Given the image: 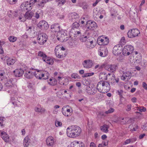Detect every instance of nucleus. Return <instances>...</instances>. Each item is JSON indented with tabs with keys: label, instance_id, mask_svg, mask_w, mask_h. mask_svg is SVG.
I'll use <instances>...</instances> for the list:
<instances>
[{
	"label": "nucleus",
	"instance_id": "1",
	"mask_svg": "<svg viewBox=\"0 0 147 147\" xmlns=\"http://www.w3.org/2000/svg\"><path fill=\"white\" fill-rule=\"evenodd\" d=\"M81 129L78 126L73 125L67 129V134L68 136L74 138L79 136L81 133Z\"/></svg>",
	"mask_w": 147,
	"mask_h": 147
},
{
	"label": "nucleus",
	"instance_id": "2",
	"mask_svg": "<svg viewBox=\"0 0 147 147\" xmlns=\"http://www.w3.org/2000/svg\"><path fill=\"white\" fill-rule=\"evenodd\" d=\"M34 76L37 79L41 80H46L49 77V74L46 71L37 70L34 73Z\"/></svg>",
	"mask_w": 147,
	"mask_h": 147
},
{
	"label": "nucleus",
	"instance_id": "3",
	"mask_svg": "<svg viewBox=\"0 0 147 147\" xmlns=\"http://www.w3.org/2000/svg\"><path fill=\"white\" fill-rule=\"evenodd\" d=\"M57 39L61 42L66 41L71 38V36L67 34L65 30H62L57 33Z\"/></svg>",
	"mask_w": 147,
	"mask_h": 147
},
{
	"label": "nucleus",
	"instance_id": "4",
	"mask_svg": "<svg viewBox=\"0 0 147 147\" xmlns=\"http://www.w3.org/2000/svg\"><path fill=\"white\" fill-rule=\"evenodd\" d=\"M65 49L60 45L57 46L55 50V54L56 56L59 58H62L65 56Z\"/></svg>",
	"mask_w": 147,
	"mask_h": 147
},
{
	"label": "nucleus",
	"instance_id": "5",
	"mask_svg": "<svg viewBox=\"0 0 147 147\" xmlns=\"http://www.w3.org/2000/svg\"><path fill=\"white\" fill-rule=\"evenodd\" d=\"M47 36L45 33L38 34L37 37L38 42L40 45H44L47 41Z\"/></svg>",
	"mask_w": 147,
	"mask_h": 147
},
{
	"label": "nucleus",
	"instance_id": "6",
	"mask_svg": "<svg viewBox=\"0 0 147 147\" xmlns=\"http://www.w3.org/2000/svg\"><path fill=\"white\" fill-rule=\"evenodd\" d=\"M86 27L88 29L94 30L97 28V25L96 23L94 21L89 20L87 22Z\"/></svg>",
	"mask_w": 147,
	"mask_h": 147
},
{
	"label": "nucleus",
	"instance_id": "7",
	"mask_svg": "<svg viewBox=\"0 0 147 147\" xmlns=\"http://www.w3.org/2000/svg\"><path fill=\"white\" fill-rule=\"evenodd\" d=\"M85 91L90 95H94L97 92V89L96 87H93L87 86L85 88Z\"/></svg>",
	"mask_w": 147,
	"mask_h": 147
},
{
	"label": "nucleus",
	"instance_id": "8",
	"mask_svg": "<svg viewBox=\"0 0 147 147\" xmlns=\"http://www.w3.org/2000/svg\"><path fill=\"white\" fill-rule=\"evenodd\" d=\"M122 46L118 44L114 47L113 49V53L115 55H117L120 54L121 51Z\"/></svg>",
	"mask_w": 147,
	"mask_h": 147
},
{
	"label": "nucleus",
	"instance_id": "9",
	"mask_svg": "<svg viewBox=\"0 0 147 147\" xmlns=\"http://www.w3.org/2000/svg\"><path fill=\"white\" fill-rule=\"evenodd\" d=\"M97 41L99 45H106L109 43V40L108 38L105 37H103V38H101L100 37L98 38Z\"/></svg>",
	"mask_w": 147,
	"mask_h": 147
},
{
	"label": "nucleus",
	"instance_id": "10",
	"mask_svg": "<svg viewBox=\"0 0 147 147\" xmlns=\"http://www.w3.org/2000/svg\"><path fill=\"white\" fill-rule=\"evenodd\" d=\"M38 27L42 29H47L49 26L48 23L45 20L40 21L37 24Z\"/></svg>",
	"mask_w": 147,
	"mask_h": 147
},
{
	"label": "nucleus",
	"instance_id": "11",
	"mask_svg": "<svg viewBox=\"0 0 147 147\" xmlns=\"http://www.w3.org/2000/svg\"><path fill=\"white\" fill-rule=\"evenodd\" d=\"M55 142L54 138L52 136L48 137L46 140V144L49 147H53Z\"/></svg>",
	"mask_w": 147,
	"mask_h": 147
},
{
	"label": "nucleus",
	"instance_id": "12",
	"mask_svg": "<svg viewBox=\"0 0 147 147\" xmlns=\"http://www.w3.org/2000/svg\"><path fill=\"white\" fill-rule=\"evenodd\" d=\"M98 54L102 57L106 56L107 54L108 50L107 48L105 47H100L99 49Z\"/></svg>",
	"mask_w": 147,
	"mask_h": 147
},
{
	"label": "nucleus",
	"instance_id": "13",
	"mask_svg": "<svg viewBox=\"0 0 147 147\" xmlns=\"http://www.w3.org/2000/svg\"><path fill=\"white\" fill-rule=\"evenodd\" d=\"M32 6L29 2L26 1L23 3L21 5V8L23 7L24 9H26V10L30 11L32 9Z\"/></svg>",
	"mask_w": 147,
	"mask_h": 147
},
{
	"label": "nucleus",
	"instance_id": "14",
	"mask_svg": "<svg viewBox=\"0 0 147 147\" xmlns=\"http://www.w3.org/2000/svg\"><path fill=\"white\" fill-rule=\"evenodd\" d=\"M117 68V65H107L105 67V68L107 70L111 71L113 72L115 71Z\"/></svg>",
	"mask_w": 147,
	"mask_h": 147
},
{
	"label": "nucleus",
	"instance_id": "15",
	"mask_svg": "<svg viewBox=\"0 0 147 147\" xmlns=\"http://www.w3.org/2000/svg\"><path fill=\"white\" fill-rule=\"evenodd\" d=\"M102 93H105L109 92L110 90V86L109 83L107 81H104V85Z\"/></svg>",
	"mask_w": 147,
	"mask_h": 147
},
{
	"label": "nucleus",
	"instance_id": "16",
	"mask_svg": "<svg viewBox=\"0 0 147 147\" xmlns=\"http://www.w3.org/2000/svg\"><path fill=\"white\" fill-rule=\"evenodd\" d=\"M82 65L84 68H89L92 67L93 63L92 61L90 60H85L83 62Z\"/></svg>",
	"mask_w": 147,
	"mask_h": 147
},
{
	"label": "nucleus",
	"instance_id": "17",
	"mask_svg": "<svg viewBox=\"0 0 147 147\" xmlns=\"http://www.w3.org/2000/svg\"><path fill=\"white\" fill-rule=\"evenodd\" d=\"M140 32L137 29H133L131 30V33L130 34V36L129 38L135 37L138 36V34H140Z\"/></svg>",
	"mask_w": 147,
	"mask_h": 147
},
{
	"label": "nucleus",
	"instance_id": "18",
	"mask_svg": "<svg viewBox=\"0 0 147 147\" xmlns=\"http://www.w3.org/2000/svg\"><path fill=\"white\" fill-rule=\"evenodd\" d=\"M103 85L104 81H100L97 84L96 89L100 92L102 93L103 88Z\"/></svg>",
	"mask_w": 147,
	"mask_h": 147
},
{
	"label": "nucleus",
	"instance_id": "19",
	"mask_svg": "<svg viewBox=\"0 0 147 147\" xmlns=\"http://www.w3.org/2000/svg\"><path fill=\"white\" fill-rule=\"evenodd\" d=\"M14 75L16 77H20L22 76L24 71L22 69H17L13 71Z\"/></svg>",
	"mask_w": 147,
	"mask_h": 147
},
{
	"label": "nucleus",
	"instance_id": "20",
	"mask_svg": "<svg viewBox=\"0 0 147 147\" xmlns=\"http://www.w3.org/2000/svg\"><path fill=\"white\" fill-rule=\"evenodd\" d=\"M13 79L12 78L9 80H8L7 82L5 83V86L7 88H16L13 85L12 82Z\"/></svg>",
	"mask_w": 147,
	"mask_h": 147
},
{
	"label": "nucleus",
	"instance_id": "21",
	"mask_svg": "<svg viewBox=\"0 0 147 147\" xmlns=\"http://www.w3.org/2000/svg\"><path fill=\"white\" fill-rule=\"evenodd\" d=\"M34 73L31 71H27L24 75V76L28 79H31L34 76Z\"/></svg>",
	"mask_w": 147,
	"mask_h": 147
},
{
	"label": "nucleus",
	"instance_id": "22",
	"mask_svg": "<svg viewBox=\"0 0 147 147\" xmlns=\"http://www.w3.org/2000/svg\"><path fill=\"white\" fill-rule=\"evenodd\" d=\"M60 26L58 24H55L51 26V28L55 32H57L60 30Z\"/></svg>",
	"mask_w": 147,
	"mask_h": 147
},
{
	"label": "nucleus",
	"instance_id": "23",
	"mask_svg": "<svg viewBox=\"0 0 147 147\" xmlns=\"http://www.w3.org/2000/svg\"><path fill=\"white\" fill-rule=\"evenodd\" d=\"M11 102L15 106L19 107L21 105V102H20L17 99H15L14 97L11 98Z\"/></svg>",
	"mask_w": 147,
	"mask_h": 147
},
{
	"label": "nucleus",
	"instance_id": "24",
	"mask_svg": "<svg viewBox=\"0 0 147 147\" xmlns=\"http://www.w3.org/2000/svg\"><path fill=\"white\" fill-rule=\"evenodd\" d=\"M62 113L64 115L68 117L71 115V113L70 112V110L69 109H65L64 107L62 109Z\"/></svg>",
	"mask_w": 147,
	"mask_h": 147
},
{
	"label": "nucleus",
	"instance_id": "25",
	"mask_svg": "<svg viewBox=\"0 0 147 147\" xmlns=\"http://www.w3.org/2000/svg\"><path fill=\"white\" fill-rule=\"evenodd\" d=\"M21 11L20 10L18 11H15L13 13V15L16 17H18L19 19L20 20H21L23 18V16L24 14L22 15V13H21Z\"/></svg>",
	"mask_w": 147,
	"mask_h": 147
},
{
	"label": "nucleus",
	"instance_id": "26",
	"mask_svg": "<svg viewBox=\"0 0 147 147\" xmlns=\"http://www.w3.org/2000/svg\"><path fill=\"white\" fill-rule=\"evenodd\" d=\"M89 39L87 40L86 45L87 48L89 49H92L94 47L95 45L93 44V40H89Z\"/></svg>",
	"mask_w": 147,
	"mask_h": 147
},
{
	"label": "nucleus",
	"instance_id": "27",
	"mask_svg": "<svg viewBox=\"0 0 147 147\" xmlns=\"http://www.w3.org/2000/svg\"><path fill=\"white\" fill-rule=\"evenodd\" d=\"M47 82L49 85L51 86H54L57 84V82L55 78H50L49 80H47Z\"/></svg>",
	"mask_w": 147,
	"mask_h": 147
},
{
	"label": "nucleus",
	"instance_id": "28",
	"mask_svg": "<svg viewBox=\"0 0 147 147\" xmlns=\"http://www.w3.org/2000/svg\"><path fill=\"white\" fill-rule=\"evenodd\" d=\"M34 13L32 11H28L26 12L24 15V17L26 19H30L34 15Z\"/></svg>",
	"mask_w": 147,
	"mask_h": 147
},
{
	"label": "nucleus",
	"instance_id": "29",
	"mask_svg": "<svg viewBox=\"0 0 147 147\" xmlns=\"http://www.w3.org/2000/svg\"><path fill=\"white\" fill-rule=\"evenodd\" d=\"M30 140L28 136H27L25 138L23 141V145L24 147H28L30 143Z\"/></svg>",
	"mask_w": 147,
	"mask_h": 147
},
{
	"label": "nucleus",
	"instance_id": "30",
	"mask_svg": "<svg viewBox=\"0 0 147 147\" xmlns=\"http://www.w3.org/2000/svg\"><path fill=\"white\" fill-rule=\"evenodd\" d=\"M129 45L125 46L122 50V54L124 56H127L129 55Z\"/></svg>",
	"mask_w": 147,
	"mask_h": 147
},
{
	"label": "nucleus",
	"instance_id": "31",
	"mask_svg": "<svg viewBox=\"0 0 147 147\" xmlns=\"http://www.w3.org/2000/svg\"><path fill=\"white\" fill-rule=\"evenodd\" d=\"M109 128V127L108 125L106 124H105L100 126V129L102 131L106 133L108 131V129Z\"/></svg>",
	"mask_w": 147,
	"mask_h": 147
},
{
	"label": "nucleus",
	"instance_id": "32",
	"mask_svg": "<svg viewBox=\"0 0 147 147\" xmlns=\"http://www.w3.org/2000/svg\"><path fill=\"white\" fill-rule=\"evenodd\" d=\"M121 79L126 82H127L129 80V74L127 73H124L121 76Z\"/></svg>",
	"mask_w": 147,
	"mask_h": 147
},
{
	"label": "nucleus",
	"instance_id": "33",
	"mask_svg": "<svg viewBox=\"0 0 147 147\" xmlns=\"http://www.w3.org/2000/svg\"><path fill=\"white\" fill-rule=\"evenodd\" d=\"M123 92V91L122 90H117V93L119 95L120 98V101L123 102V100H125V98L123 97L122 94Z\"/></svg>",
	"mask_w": 147,
	"mask_h": 147
},
{
	"label": "nucleus",
	"instance_id": "34",
	"mask_svg": "<svg viewBox=\"0 0 147 147\" xmlns=\"http://www.w3.org/2000/svg\"><path fill=\"white\" fill-rule=\"evenodd\" d=\"M55 2L57 3V5L61 6L63 5L66 2V0H55Z\"/></svg>",
	"mask_w": 147,
	"mask_h": 147
},
{
	"label": "nucleus",
	"instance_id": "35",
	"mask_svg": "<svg viewBox=\"0 0 147 147\" xmlns=\"http://www.w3.org/2000/svg\"><path fill=\"white\" fill-rule=\"evenodd\" d=\"M15 62V59L8 58L7 60V63L8 65H10L13 64Z\"/></svg>",
	"mask_w": 147,
	"mask_h": 147
},
{
	"label": "nucleus",
	"instance_id": "36",
	"mask_svg": "<svg viewBox=\"0 0 147 147\" xmlns=\"http://www.w3.org/2000/svg\"><path fill=\"white\" fill-rule=\"evenodd\" d=\"M112 76L113 78L111 79L110 80L111 83L112 84H113L115 83H118L119 81V78H116L114 74H113Z\"/></svg>",
	"mask_w": 147,
	"mask_h": 147
},
{
	"label": "nucleus",
	"instance_id": "37",
	"mask_svg": "<svg viewBox=\"0 0 147 147\" xmlns=\"http://www.w3.org/2000/svg\"><path fill=\"white\" fill-rule=\"evenodd\" d=\"M44 61L47 64L49 65H52L54 62L53 60L49 57H47L45 59V60Z\"/></svg>",
	"mask_w": 147,
	"mask_h": 147
},
{
	"label": "nucleus",
	"instance_id": "38",
	"mask_svg": "<svg viewBox=\"0 0 147 147\" xmlns=\"http://www.w3.org/2000/svg\"><path fill=\"white\" fill-rule=\"evenodd\" d=\"M38 56L42 57V59L43 61L45 60V59L47 57L45 54L41 51H39L38 52Z\"/></svg>",
	"mask_w": 147,
	"mask_h": 147
},
{
	"label": "nucleus",
	"instance_id": "39",
	"mask_svg": "<svg viewBox=\"0 0 147 147\" xmlns=\"http://www.w3.org/2000/svg\"><path fill=\"white\" fill-rule=\"evenodd\" d=\"M42 11L41 10L37 11L35 13L34 17L37 19H38L41 16H42Z\"/></svg>",
	"mask_w": 147,
	"mask_h": 147
},
{
	"label": "nucleus",
	"instance_id": "40",
	"mask_svg": "<svg viewBox=\"0 0 147 147\" xmlns=\"http://www.w3.org/2000/svg\"><path fill=\"white\" fill-rule=\"evenodd\" d=\"M70 15L72 19H76L79 17V15L76 12L72 13L70 14Z\"/></svg>",
	"mask_w": 147,
	"mask_h": 147
},
{
	"label": "nucleus",
	"instance_id": "41",
	"mask_svg": "<svg viewBox=\"0 0 147 147\" xmlns=\"http://www.w3.org/2000/svg\"><path fill=\"white\" fill-rule=\"evenodd\" d=\"M127 119V118H119L118 121H121L122 124H125L128 121V120Z\"/></svg>",
	"mask_w": 147,
	"mask_h": 147
},
{
	"label": "nucleus",
	"instance_id": "42",
	"mask_svg": "<svg viewBox=\"0 0 147 147\" xmlns=\"http://www.w3.org/2000/svg\"><path fill=\"white\" fill-rule=\"evenodd\" d=\"M17 38L16 37L13 36H11L9 37V40L11 42H15L17 40Z\"/></svg>",
	"mask_w": 147,
	"mask_h": 147
},
{
	"label": "nucleus",
	"instance_id": "43",
	"mask_svg": "<svg viewBox=\"0 0 147 147\" xmlns=\"http://www.w3.org/2000/svg\"><path fill=\"white\" fill-rule=\"evenodd\" d=\"M106 116V114L105 113V112L104 113L103 112H100L98 113L97 115V117L99 119H101L103 117H105Z\"/></svg>",
	"mask_w": 147,
	"mask_h": 147
},
{
	"label": "nucleus",
	"instance_id": "44",
	"mask_svg": "<svg viewBox=\"0 0 147 147\" xmlns=\"http://www.w3.org/2000/svg\"><path fill=\"white\" fill-rule=\"evenodd\" d=\"M100 14L98 12H97V14H96V13L94 12L93 14V16L94 17V18H97L99 17V18L100 19H102L103 18V16L102 15H100V16H99V14Z\"/></svg>",
	"mask_w": 147,
	"mask_h": 147
},
{
	"label": "nucleus",
	"instance_id": "45",
	"mask_svg": "<svg viewBox=\"0 0 147 147\" xmlns=\"http://www.w3.org/2000/svg\"><path fill=\"white\" fill-rule=\"evenodd\" d=\"M71 76L72 78L74 79H80V77L79 75L75 73L72 74Z\"/></svg>",
	"mask_w": 147,
	"mask_h": 147
},
{
	"label": "nucleus",
	"instance_id": "46",
	"mask_svg": "<svg viewBox=\"0 0 147 147\" xmlns=\"http://www.w3.org/2000/svg\"><path fill=\"white\" fill-rule=\"evenodd\" d=\"M114 109L112 108H110L107 111L105 112V113L106 114H108L113 113L114 111Z\"/></svg>",
	"mask_w": 147,
	"mask_h": 147
},
{
	"label": "nucleus",
	"instance_id": "47",
	"mask_svg": "<svg viewBox=\"0 0 147 147\" xmlns=\"http://www.w3.org/2000/svg\"><path fill=\"white\" fill-rule=\"evenodd\" d=\"M126 43L125 40V38L124 37H122L120 41V43L121 45H124Z\"/></svg>",
	"mask_w": 147,
	"mask_h": 147
},
{
	"label": "nucleus",
	"instance_id": "48",
	"mask_svg": "<svg viewBox=\"0 0 147 147\" xmlns=\"http://www.w3.org/2000/svg\"><path fill=\"white\" fill-rule=\"evenodd\" d=\"M35 111L36 112L41 113L45 111V109L42 108H39L38 107H36L35 108Z\"/></svg>",
	"mask_w": 147,
	"mask_h": 147
},
{
	"label": "nucleus",
	"instance_id": "49",
	"mask_svg": "<svg viewBox=\"0 0 147 147\" xmlns=\"http://www.w3.org/2000/svg\"><path fill=\"white\" fill-rule=\"evenodd\" d=\"M137 110L141 112H145L146 111V109L143 107H138Z\"/></svg>",
	"mask_w": 147,
	"mask_h": 147
},
{
	"label": "nucleus",
	"instance_id": "50",
	"mask_svg": "<svg viewBox=\"0 0 147 147\" xmlns=\"http://www.w3.org/2000/svg\"><path fill=\"white\" fill-rule=\"evenodd\" d=\"M82 143L81 144H71V147H82Z\"/></svg>",
	"mask_w": 147,
	"mask_h": 147
},
{
	"label": "nucleus",
	"instance_id": "51",
	"mask_svg": "<svg viewBox=\"0 0 147 147\" xmlns=\"http://www.w3.org/2000/svg\"><path fill=\"white\" fill-rule=\"evenodd\" d=\"M80 26L79 23L77 22H75L73 24V27L74 28H76Z\"/></svg>",
	"mask_w": 147,
	"mask_h": 147
},
{
	"label": "nucleus",
	"instance_id": "52",
	"mask_svg": "<svg viewBox=\"0 0 147 147\" xmlns=\"http://www.w3.org/2000/svg\"><path fill=\"white\" fill-rule=\"evenodd\" d=\"M55 126L56 127L61 126L62 125V123L61 122L56 120L55 122Z\"/></svg>",
	"mask_w": 147,
	"mask_h": 147
},
{
	"label": "nucleus",
	"instance_id": "53",
	"mask_svg": "<svg viewBox=\"0 0 147 147\" xmlns=\"http://www.w3.org/2000/svg\"><path fill=\"white\" fill-rule=\"evenodd\" d=\"M7 1L10 4H14L17 1V0H7Z\"/></svg>",
	"mask_w": 147,
	"mask_h": 147
},
{
	"label": "nucleus",
	"instance_id": "54",
	"mask_svg": "<svg viewBox=\"0 0 147 147\" xmlns=\"http://www.w3.org/2000/svg\"><path fill=\"white\" fill-rule=\"evenodd\" d=\"M89 38H87L86 36H84V37H82L80 38V40L83 42H86L87 40H88Z\"/></svg>",
	"mask_w": 147,
	"mask_h": 147
},
{
	"label": "nucleus",
	"instance_id": "55",
	"mask_svg": "<svg viewBox=\"0 0 147 147\" xmlns=\"http://www.w3.org/2000/svg\"><path fill=\"white\" fill-rule=\"evenodd\" d=\"M51 1L50 0H42V1L39 4L40 6H41L43 4H44L46 3Z\"/></svg>",
	"mask_w": 147,
	"mask_h": 147
},
{
	"label": "nucleus",
	"instance_id": "56",
	"mask_svg": "<svg viewBox=\"0 0 147 147\" xmlns=\"http://www.w3.org/2000/svg\"><path fill=\"white\" fill-rule=\"evenodd\" d=\"M123 86L125 90H128L129 89V84L128 82L125 83L124 84Z\"/></svg>",
	"mask_w": 147,
	"mask_h": 147
},
{
	"label": "nucleus",
	"instance_id": "57",
	"mask_svg": "<svg viewBox=\"0 0 147 147\" xmlns=\"http://www.w3.org/2000/svg\"><path fill=\"white\" fill-rule=\"evenodd\" d=\"M39 0H30L29 2L32 5H33L35 3L38 2Z\"/></svg>",
	"mask_w": 147,
	"mask_h": 147
},
{
	"label": "nucleus",
	"instance_id": "58",
	"mask_svg": "<svg viewBox=\"0 0 147 147\" xmlns=\"http://www.w3.org/2000/svg\"><path fill=\"white\" fill-rule=\"evenodd\" d=\"M134 49V47L131 45H129V51L131 52V53H132Z\"/></svg>",
	"mask_w": 147,
	"mask_h": 147
},
{
	"label": "nucleus",
	"instance_id": "59",
	"mask_svg": "<svg viewBox=\"0 0 147 147\" xmlns=\"http://www.w3.org/2000/svg\"><path fill=\"white\" fill-rule=\"evenodd\" d=\"M142 87L146 90H147V84L145 82L142 83Z\"/></svg>",
	"mask_w": 147,
	"mask_h": 147
},
{
	"label": "nucleus",
	"instance_id": "60",
	"mask_svg": "<svg viewBox=\"0 0 147 147\" xmlns=\"http://www.w3.org/2000/svg\"><path fill=\"white\" fill-rule=\"evenodd\" d=\"M9 89H10V90H9L7 91L9 93H16V92H15L14 90L15 88H9Z\"/></svg>",
	"mask_w": 147,
	"mask_h": 147
},
{
	"label": "nucleus",
	"instance_id": "61",
	"mask_svg": "<svg viewBox=\"0 0 147 147\" xmlns=\"http://www.w3.org/2000/svg\"><path fill=\"white\" fill-rule=\"evenodd\" d=\"M90 146V147H96V144L94 142H91Z\"/></svg>",
	"mask_w": 147,
	"mask_h": 147
},
{
	"label": "nucleus",
	"instance_id": "62",
	"mask_svg": "<svg viewBox=\"0 0 147 147\" xmlns=\"http://www.w3.org/2000/svg\"><path fill=\"white\" fill-rule=\"evenodd\" d=\"M101 0H96L95 3L93 4V6L95 7L96 5V4Z\"/></svg>",
	"mask_w": 147,
	"mask_h": 147
},
{
	"label": "nucleus",
	"instance_id": "63",
	"mask_svg": "<svg viewBox=\"0 0 147 147\" xmlns=\"http://www.w3.org/2000/svg\"><path fill=\"white\" fill-rule=\"evenodd\" d=\"M4 51L2 47L0 45V54H2L3 53Z\"/></svg>",
	"mask_w": 147,
	"mask_h": 147
},
{
	"label": "nucleus",
	"instance_id": "64",
	"mask_svg": "<svg viewBox=\"0 0 147 147\" xmlns=\"http://www.w3.org/2000/svg\"><path fill=\"white\" fill-rule=\"evenodd\" d=\"M145 135V134H143L140 135L139 136V138L140 139L142 138Z\"/></svg>",
	"mask_w": 147,
	"mask_h": 147
}]
</instances>
